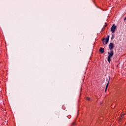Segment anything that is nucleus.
Here are the masks:
<instances>
[{"label":"nucleus","mask_w":126,"mask_h":126,"mask_svg":"<svg viewBox=\"0 0 126 126\" xmlns=\"http://www.w3.org/2000/svg\"><path fill=\"white\" fill-rule=\"evenodd\" d=\"M108 26V24L105 23V25L104 26L103 28H105V27H107Z\"/></svg>","instance_id":"6e6552de"},{"label":"nucleus","mask_w":126,"mask_h":126,"mask_svg":"<svg viewBox=\"0 0 126 126\" xmlns=\"http://www.w3.org/2000/svg\"><path fill=\"white\" fill-rule=\"evenodd\" d=\"M110 81V80H109V81L108 82V83L107 84L106 86V88H108V86H109V82Z\"/></svg>","instance_id":"0eeeda50"},{"label":"nucleus","mask_w":126,"mask_h":126,"mask_svg":"<svg viewBox=\"0 0 126 126\" xmlns=\"http://www.w3.org/2000/svg\"><path fill=\"white\" fill-rule=\"evenodd\" d=\"M73 125H75V123H73L72 124V125L73 126Z\"/></svg>","instance_id":"f8f14e48"},{"label":"nucleus","mask_w":126,"mask_h":126,"mask_svg":"<svg viewBox=\"0 0 126 126\" xmlns=\"http://www.w3.org/2000/svg\"><path fill=\"white\" fill-rule=\"evenodd\" d=\"M106 39H107V41L106 42H108V41H109L110 40V35H107Z\"/></svg>","instance_id":"423d86ee"},{"label":"nucleus","mask_w":126,"mask_h":126,"mask_svg":"<svg viewBox=\"0 0 126 126\" xmlns=\"http://www.w3.org/2000/svg\"><path fill=\"white\" fill-rule=\"evenodd\" d=\"M108 56H107V61L108 63H111V58L113 57V56H114V51L111 50L110 52H108Z\"/></svg>","instance_id":"f257e3e1"},{"label":"nucleus","mask_w":126,"mask_h":126,"mask_svg":"<svg viewBox=\"0 0 126 126\" xmlns=\"http://www.w3.org/2000/svg\"><path fill=\"white\" fill-rule=\"evenodd\" d=\"M107 88H105V92H106L107 91Z\"/></svg>","instance_id":"9b49d317"},{"label":"nucleus","mask_w":126,"mask_h":126,"mask_svg":"<svg viewBox=\"0 0 126 126\" xmlns=\"http://www.w3.org/2000/svg\"><path fill=\"white\" fill-rule=\"evenodd\" d=\"M99 52H100V53H101V54H103V53H104V48L101 47V48L99 49Z\"/></svg>","instance_id":"39448f33"},{"label":"nucleus","mask_w":126,"mask_h":126,"mask_svg":"<svg viewBox=\"0 0 126 126\" xmlns=\"http://www.w3.org/2000/svg\"><path fill=\"white\" fill-rule=\"evenodd\" d=\"M117 28V26H116V25L113 24L111 28V32H112V33H115L116 32V29Z\"/></svg>","instance_id":"f03ea898"},{"label":"nucleus","mask_w":126,"mask_h":126,"mask_svg":"<svg viewBox=\"0 0 126 126\" xmlns=\"http://www.w3.org/2000/svg\"><path fill=\"white\" fill-rule=\"evenodd\" d=\"M114 47L115 45L114 44V43L111 42L109 44V50H112L113 49H114Z\"/></svg>","instance_id":"7ed1b4c3"},{"label":"nucleus","mask_w":126,"mask_h":126,"mask_svg":"<svg viewBox=\"0 0 126 126\" xmlns=\"http://www.w3.org/2000/svg\"><path fill=\"white\" fill-rule=\"evenodd\" d=\"M86 99H87V100H90V97H86Z\"/></svg>","instance_id":"1a4fd4ad"},{"label":"nucleus","mask_w":126,"mask_h":126,"mask_svg":"<svg viewBox=\"0 0 126 126\" xmlns=\"http://www.w3.org/2000/svg\"><path fill=\"white\" fill-rule=\"evenodd\" d=\"M102 42H103V45H107V44H108V43H109V40H108V41L107 42V39L104 38L103 39H102Z\"/></svg>","instance_id":"20e7f679"},{"label":"nucleus","mask_w":126,"mask_h":126,"mask_svg":"<svg viewBox=\"0 0 126 126\" xmlns=\"http://www.w3.org/2000/svg\"><path fill=\"white\" fill-rule=\"evenodd\" d=\"M113 39H114V35H112V37H111V40H113Z\"/></svg>","instance_id":"9d476101"},{"label":"nucleus","mask_w":126,"mask_h":126,"mask_svg":"<svg viewBox=\"0 0 126 126\" xmlns=\"http://www.w3.org/2000/svg\"><path fill=\"white\" fill-rule=\"evenodd\" d=\"M121 117H124V114H122V115H121Z\"/></svg>","instance_id":"ddd939ff"}]
</instances>
